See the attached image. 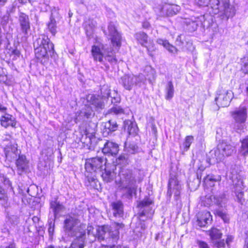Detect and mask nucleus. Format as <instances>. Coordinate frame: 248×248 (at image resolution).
Wrapping results in <instances>:
<instances>
[{
  "instance_id": "nucleus-20",
  "label": "nucleus",
  "mask_w": 248,
  "mask_h": 248,
  "mask_svg": "<svg viewBox=\"0 0 248 248\" xmlns=\"http://www.w3.org/2000/svg\"><path fill=\"white\" fill-rule=\"evenodd\" d=\"M49 46L35 49L34 52L36 58L38 60L47 58L49 54H53L54 52V46Z\"/></svg>"
},
{
  "instance_id": "nucleus-40",
  "label": "nucleus",
  "mask_w": 248,
  "mask_h": 248,
  "mask_svg": "<svg viewBox=\"0 0 248 248\" xmlns=\"http://www.w3.org/2000/svg\"><path fill=\"white\" fill-rule=\"evenodd\" d=\"M240 152L243 155H246L248 154V138L241 141V147Z\"/></svg>"
},
{
  "instance_id": "nucleus-55",
  "label": "nucleus",
  "mask_w": 248,
  "mask_h": 248,
  "mask_svg": "<svg viewBox=\"0 0 248 248\" xmlns=\"http://www.w3.org/2000/svg\"><path fill=\"white\" fill-rule=\"evenodd\" d=\"M7 108L0 103V116L7 113Z\"/></svg>"
},
{
  "instance_id": "nucleus-39",
  "label": "nucleus",
  "mask_w": 248,
  "mask_h": 248,
  "mask_svg": "<svg viewBox=\"0 0 248 248\" xmlns=\"http://www.w3.org/2000/svg\"><path fill=\"white\" fill-rule=\"evenodd\" d=\"M193 140L194 137L192 136H187L186 137L183 143V147L184 151H186L189 149Z\"/></svg>"
},
{
  "instance_id": "nucleus-59",
  "label": "nucleus",
  "mask_w": 248,
  "mask_h": 248,
  "mask_svg": "<svg viewBox=\"0 0 248 248\" xmlns=\"http://www.w3.org/2000/svg\"><path fill=\"white\" fill-rule=\"evenodd\" d=\"M176 42L178 43V45H182L183 44V42L181 39V35H178L176 38Z\"/></svg>"
},
{
  "instance_id": "nucleus-42",
  "label": "nucleus",
  "mask_w": 248,
  "mask_h": 248,
  "mask_svg": "<svg viewBox=\"0 0 248 248\" xmlns=\"http://www.w3.org/2000/svg\"><path fill=\"white\" fill-rule=\"evenodd\" d=\"M104 58L105 60L108 61L111 63L116 62L117 61L116 58L115 56H114L113 53L111 50L109 51L108 50Z\"/></svg>"
},
{
  "instance_id": "nucleus-26",
  "label": "nucleus",
  "mask_w": 248,
  "mask_h": 248,
  "mask_svg": "<svg viewBox=\"0 0 248 248\" xmlns=\"http://www.w3.org/2000/svg\"><path fill=\"white\" fill-rule=\"evenodd\" d=\"M156 43L159 45L163 46L170 53L175 54L178 52V49L174 46L170 44L167 40L158 39L156 40Z\"/></svg>"
},
{
  "instance_id": "nucleus-61",
  "label": "nucleus",
  "mask_w": 248,
  "mask_h": 248,
  "mask_svg": "<svg viewBox=\"0 0 248 248\" xmlns=\"http://www.w3.org/2000/svg\"><path fill=\"white\" fill-rule=\"evenodd\" d=\"M0 248H16V246L14 243H12L6 247H1Z\"/></svg>"
},
{
  "instance_id": "nucleus-9",
  "label": "nucleus",
  "mask_w": 248,
  "mask_h": 248,
  "mask_svg": "<svg viewBox=\"0 0 248 248\" xmlns=\"http://www.w3.org/2000/svg\"><path fill=\"white\" fill-rule=\"evenodd\" d=\"M209 235L212 243L217 248L223 247L225 245L223 240H221L222 233L215 228H213L209 231Z\"/></svg>"
},
{
  "instance_id": "nucleus-33",
  "label": "nucleus",
  "mask_w": 248,
  "mask_h": 248,
  "mask_svg": "<svg viewBox=\"0 0 248 248\" xmlns=\"http://www.w3.org/2000/svg\"><path fill=\"white\" fill-rule=\"evenodd\" d=\"M47 29L52 35L54 36L57 32V25L55 18L50 17V20L47 24Z\"/></svg>"
},
{
  "instance_id": "nucleus-57",
  "label": "nucleus",
  "mask_w": 248,
  "mask_h": 248,
  "mask_svg": "<svg viewBox=\"0 0 248 248\" xmlns=\"http://www.w3.org/2000/svg\"><path fill=\"white\" fill-rule=\"evenodd\" d=\"M103 89H101V92L103 93V96L104 97H108L110 94V90L107 89L106 92L103 91Z\"/></svg>"
},
{
  "instance_id": "nucleus-2",
  "label": "nucleus",
  "mask_w": 248,
  "mask_h": 248,
  "mask_svg": "<svg viewBox=\"0 0 248 248\" xmlns=\"http://www.w3.org/2000/svg\"><path fill=\"white\" fill-rule=\"evenodd\" d=\"M106 163V159L101 157H93L86 160L85 164V176L89 183H95L96 173L105 169Z\"/></svg>"
},
{
  "instance_id": "nucleus-28",
  "label": "nucleus",
  "mask_w": 248,
  "mask_h": 248,
  "mask_svg": "<svg viewBox=\"0 0 248 248\" xmlns=\"http://www.w3.org/2000/svg\"><path fill=\"white\" fill-rule=\"evenodd\" d=\"M50 207L52 209L54 216L56 217L58 214L63 211L64 209V206L56 200L52 201L50 202Z\"/></svg>"
},
{
  "instance_id": "nucleus-8",
  "label": "nucleus",
  "mask_w": 248,
  "mask_h": 248,
  "mask_svg": "<svg viewBox=\"0 0 248 248\" xmlns=\"http://www.w3.org/2000/svg\"><path fill=\"white\" fill-rule=\"evenodd\" d=\"M108 49L104 45L99 44L93 46L92 48L91 52L94 61L103 62V59Z\"/></svg>"
},
{
  "instance_id": "nucleus-22",
  "label": "nucleus",
  "mask_w": 248,
  "mask_h": 248,
  "mask_svg": "<svg viewBox=\"0 0 248 248\" xmlns=\"http://www.w3.org/2000/svg\"><path fill=\"white\" fill-rule=\"evenodd\" d=\"M219 13L221 15H224L227 18L232 17L235 15L234 8L230 6L227 1L222 2V5L219 9Z\"/></svg>"
},
{
  "instance_id": "nucleus-38",
  "label": "nucleus",
  "mask_w": 248,
  "mask_h": 248,
  "mask_svg": "<svg viewBox=\"0 0 248 248\" xmlns=\"http://www.w3.org/2000/svg\"><path fill=\"white\" fill-rule=\"evenodd\" d=\"M104 170L105 171L102 172L101 174L103 180L106 183L111 182L113 179V173L110 170H107L106 169Z\"/></svg>"
},
{
  "instance_id": "nucleus-47",
  "label": "nucleus",
  "mask_w": 248,
  "mask_h": 248,
  "mask_svg": "<svg viewBox=\"0 0 248 248\" xmlns=\"http://www.w3.org/2000/svg\"><path fill=\"white\" fill-rule=\"evenodd\" d=\"M0 200L6 202H7L8 201V197L5 190L1 187H0Z\"/></svg>"
},
{
  "instance_id": "nucleus-21",
  "label": "nucleus",
  "mask_w": 248,
  "mask_h": 248,
  "mask_svg": "<svg viewBox=\"0 0 248 248\" xmlns=\"http://www.w3.org/2000/svg\"><path fill=\"white\" fill-rule=\"evenodd\" d=\"M4 151L6 159L12 161L17 157L18 154L17 144H14L10 146H7Z\"/></svg>"
},
{
  "instance_id": "nucleus-43",
  "label": "nucleus",
  "mask_w": 248,
  "mask_h": 248,
  "mask_svg": "<svg viewBox=\"0 0 248 248\" xmlns=\"http://www.w3.org/2000/svg\"><path fill=\"white\" fill-rule=\"evenodd\" d=\"M145 70L148 72V74L146 75V78L150 80L152 78H154L155 72L153 69H152L150 66H148L146 67Z\"/></svg>"
},
{
  "instance_id": "nucleus-13",
  "label": "nucleus",
  "mask_w": 248,
  "mask_h": 248,
  "mask_svg": "<svg viewBox=\"0 0 248 248\" xmlns=\"http://www.w3.org/2000/svg\"><path fill=\"white\" fill-rule=\"evenodd\" d=\"M18 21L22 33L25 36L27 35L31 28L28 16L23 13H20Z\"/></svg>"
},
{
  "instance_id": "nucleus-34",
  "label": "nucleus",
  "mask_w": 248,
  "mask_h": 248,
  "mask_svg": "<svg viewBox=\"0 0 248 248\" xmlns=\"http://www.w3.org/2000/svg\"><path fill=\"white\" fill-rule=\"evenodd\" d=\"M109 235L111 236V238H107L108 239V242L110 243V244H112V246H111V245L109 246L110 248H118L117 247L114 246V243L116 242L119 238L118 231L115 230L114 232H109Z\"/></svg>"
},
{
  "instance_id": "nucleus-45",
  "label": "nucleus",
  "mask_w": 248,
  "mask_h": 248,
  "mask_svg": "<svg viewBox=\"0 0 248 248\" xmlns=\"http://www.w3.org/2000/svg\"><path fill=\"white\" fill-rule=\"evenodd\" d=\"M152 203V200L149 198H146L140 202L138 206L140 207H144L150 205Z\"/></svg>"
},
{
  "instance_id": "nucleus-1",
  "label": "nucleus",
  "mask_w": 248,
  "mask_h": 248,
  "mask_svg": "<svg viewBox=\"0 0 248 248\" xmlns=\"http://www.w3.org/2000/svg\"><path fill=\"white\" fill-rule=\"evenodd\" d=\"M114 163L116 166H119L121 168L119 176L120 178L121 186L123 187L129 188L135 183L132 171L129 169L123 168L130 163L129 155L127 153H122L116 158Z\"/></svg>"
},
{
  "instance_id": "nucleus-10",
  "label": "nucleus",
  "mask_w": 248,
  "mask_h": 248,
  "mask_svg": "<svg viewBox=\"0 0 248 248\" xmlns=\"http://www.w3.org/2000/svg\"><path fill=\"white\" fill-rule=\"evenodd\" d=\"M181 10L179 6L175 4L165 3L160 8L161 12L163 16H172L178 13Z\"/></svg>"
},
{
  "instance_id": "nucleus-36",
  "label": "nucleus",
  "mask_w": 248,
  "mask_h": 248,
  "mask_svg": "<svg viewBox=\"0 0 248 248\" xmlns=\"http://www.w3.org/2000/svg\"><path fill=\"white\" fill-rule=\"evenodd\" d=\"M211 199H214L213 202L218 205L222 206V204L225 203L226 201V199L225 197V195L224 194H221L220 196H218L217 195L211 196Z\"/></svg>"
},
{
  "instance_id": "nucleus-27",
  "label": "nucleus",
  "mask_w": 248,
  "mask_h": 248,
  "mask_svg": "<svg viewBox=\"0 0 248 248\" xmlns=\"http://www.w3.org/2000/svg\"><path fill=\"white\" fill-rule=\"evenodd\" d=\"M235 187V193L238 202L242 203L244 201L243 198V192L242 190L243 189V185L242 181H238L237 184L234 185Z\"/></svg>"
},
{
  "instance_id": "nucleus-7",
  "label": "nucleus",
  "mask_w": 248,
  "mask_h": 248,
  "mask_svg": "<svg viewBox=\"0 0 248 248\" xmlns=\"http://www.w3.org/2000/svg\"><path fill=\"white\" fill-rule=\"evenodd\" d=\"M108 32L104 31L106 35L110 36L111 43L113 46L120 47L121 46V36L117 31L115 25L112 22H110L108 25Z\"/></svg>"
},
{
  "instance_id": "nucleus-6",
  "label": "nucleus",
  "mask_w": 248,
  "mask_h": 248,
  "mask_svg": "<svg viewBox=\"0 0 248 248\" xmlns=\"http://www.w3.org/2000/svg\"><path fill=\"white\" fill-rule=\"evenodd\" d=\"M181 189L182 186L177 178L176 176L171 177L169 182L167 194L170 197L173 193L175 200H177L179 198Z\"/></svg>"
},
{
  "instance_id": "nucleus-18",
  "label": "nucleus",
  "mask_w": 248,
  "mask_h": 248,
  "mask_svg": "<svg viewBox=\"0 0 248 248\" xmlns=\"http://www.w3.org/2000/svg\"><path fill=\"white\" fill-rule=\"evenodd\" d=\"M28 161L24 155H19L16 161V166L17 169V172L21 175L23 172H26L29 168Z\"/></svg>"
},
{
  "instance_id": "nucleus-64",
  "label": "nucleus",
  "mask_w": 248,
  "mask_h": 248,
  "mask_svg": "<svg viewBox=\"0 0 248 248\" xmlns=\"http://www.w3.org/2000/svg\"><path fill=\"white\" fill-rule=\"evenodd\" d=\"M53 231H54V228H53L50 227L48 229V232H49V233H50L51 232H53Z\"/></svg>"
},
{
  "instance_id": "nucleus-51",
  "label": "nucleus",
  "mask_w": 248,
  "mask_h": 248,
  "mask_svg": "<svg viewBox=\"0 0 248 248\" xmlns=\"http://www.w3.org/2000/svg\"><path fill=\"white\" fill-rule=\"evenodd\" d=\"M44 0H30V2L35 7H39V5L43 3Z\"/></svg>"
},
{
  "instance_id": "nucleus-19",
  "label": "nucleus",
  "mask_w": 248,
  "mask_h": 248,
  "mask_svg": "<svg viewBox=\"0 0 248 248\" xmlns=\"http://www.w3.org/2000/svg\"><path fill=\"white\" fill-rule=\"evenodd\" d=\"M108 231V227L101 226L98 227L95 230V233H93V239H91V240L93 241L95 240L96 238H97L99 241L104 240L106 235L107 234V232ZM113 231H110V232H113ZM109 232H108V234L109 236V238H111V236L109 235ZM107 240L108 241V239L107 238Z\"/></svg>"
},
{
  "instance_id": "nucleus-3",
  "label": "nucleus",
  "mask_w": 248,
  "mask_h": 248,
  "mask_svg": "<svg viewBox=\"0 0 248 248\" xmlns=\"http://www.w3.org/2000/svg\"><path fill=\"white\" fill-rule=\"evenodd\" d=\"M230 114L235 123V129L237 131L243 130L246 127V123L248 118V108L241 105L231 111Z\"/></svg>"
},
{
  "instance_id": "nucleus-52",
  "label": "nucleus",
  "mask_w": 248,
  "mask_h": 248,
  "mask_svg": "<svg viewBox=\"0 0 248 248\" xmlns=\"http://www.w3.org/2000/svg\"><path fill=\"white\" fill-rule=\"evenodd\" d=\"M148 53L151 56H153V52L155 51L156 48L154 45L148 46H146Z\"/></svg>"
},
{
  "instance_id": "nucleus-58",
  "label": "nucleus",
  "mask_w": 248,
  "mask_h": 248,
  "mask_svg": "<svg viewBox=\"0 0 248 248\" xmlns=\"http://www.w3.org/2000/svg\"><path fill=\"white\" fill-rule=\"evenodd\" d=\"M142 27L144 29H148L150 27V24L148 21H144L142 23Z\"/></svg>"
},
{
  "instance_id": "nucleus-12",
  "label": "nucleus",
  "mask_w": 248,
  "mask_h": 248,
  "mask_svg": "<svg viewBox=\"0 0 248 248\" xmlns=\"http://www.w3.org/2000/svg\"><path fill=\"white\" fill-rule=\"evenodd\" d=\"M119 151L118 144L111 141L107 140L102 148V152L108 155H115Z\"/></svg>"
},
{
  "instance_id": "nucleus-23",
  "label": "nucleus",
  "mask_w": 248,
  "mask_h": 248,
  "mask_svg": "<svg viewBox=\"0 0 248 248\" xmlns=\"http://www.w3.org/2000/svg\"><path fill=\"white\" fill-rule=\"evenodd\" d=\"M137 78L135 76L124 75L122 78V84L124 88L130 90L136 83Z\"/></svg>"
},
{
  "instance_id": "nucleus-16",
  "label": "nucleus",
  "mask_w": 248,
  "mask_h": 248,
  "mask_svg": "<svg viewBox=\"0 0 248 248\" xmlns=\"http://www.w3.org/2000/svg\"><path fill=\"white\" fill-rule=\"evenodd\" d=\"M197 218L198 225L200 227H205L207 224L211 223L212 220L211 214L207 211L199 213Z\"/></svg>"
},
{
  "instance_id": "nucleus-46",
  "label": "nucleus",
  "mask_w": 248,
  "mask_h": 248,
  "mask_svg": "<svg viewBox=\"0 0 248 248\" xmlns=\"http://www.w3.org/2000/svg\"><path fill=\"white\" fill-rule=\"evenodd\" d=\"M111 112L115 114H122L124 112V109L120 106H115L111 109Z\"/></svg>"
},
{
  "instance_id": "nucleus-35",
  "label": "nucleus",
  "mask_w": 248,
  "mask_h": 248,
  "mask_svg": "<svg viewBox=\"0 0 248 248\" xmlns=\"http://www.w3.org/2000/svg\"><path fill=\"white\" fill-rule=\"evenodd\" d=\"M209 4L213 9L214 14H219V9L221 5H220L219 0H209Z\"/></svg>"
},
{
  "instance_id": "nucleus-30",
  "label": "nucleus",
  "mask_w": 248,
  "mask_h": 248,
  "mask_svg": "<svg viewBox=\"0 0 248 248\" xmlns=\"http://www.w3.org/2000/svg\"><path fill=\"white\" fill-rule=\"evenodd\" d=\"M96 22L92 20H88L85 22L84 28L87 35L90 36L92 34L96 27Z\"/></svg>"
},
{
  "instance_id": "nucleus-37",
  "label": "nucleus",
  "mask_w": 248,
  "mask_h": 248,
  "mask_svg": "<svg viewBox=\"0 0 248 248\" xmlns=\"http://www.w3.org/2000/svg\"><path fill=\"white\" fill-rule=\"evenodd\" d=\"M87 100L97 108H101L103 106L102 102L94 95H88Z\"/></svg>"
},
{
  "instance_id": "nucleus-63",
  "label": "nucleus",
  "mask_w": 248,
  "mask_h": 248,
  "mask_svg": "<svg viewBox=\"0 0 248 248\" xmlns=\"http://www.w3.org/2000/svg\"><path fill=\"white\" fill-rule=\"evenodd\" d=\"M232 238L231 237H230L227 238L226 242L227 244H229L230 242H232Z\"/></svg>"
},
{
  "instance_id": "nucleus-15",
  "label": "nucleus",
  "mask_w": 248,
  "mask_h": 248,
  "mask_svg": "<svg viewBox=\"0 0 248 248\" xmlns=\"http://www.w3.org/2000/svg\"><path fill=\"white\" fill-rule=\"evenodd\" d=\"M49 46H54V45L49 38L45 35L40 36L33 43L34 50L39 48L49 47Z\"/></svg>"
},
{
  "instance_id": "nucleus-62",
  "label": "nucleus",
  "mask_w": 248,
  "mask_h": 248,
  "mask_svg": "<svg viewBox=\"0 0 248 248\" xmlns=\"http://www.w3.org/2000/svg\"><path fill=\"white\" fill-rule=\"evenodd\" d=\"M4 183L5 185H8L9 186H11V183L8 179H5L4 180Z\"/></svg>"
},
{
  "instance_id": "nucleus-44",
  "label": "nucleus",
  "mask_w": 248,
  "mask_h": 248,
  "mask_svg": "<svg viewBox=\"0 0 248 248\" xmlns=\"http://www.w3.org/2000/svg\"><path fill=\"white\" fill-rule=\"evenodd\" d=\"M94 133V130L93 129H90L86 127L84 134L86 135L87 138H89L90 141H91L93 139H95Z\"/></svg>"
},
{
  "instance_id": "nucleus-17",
  "label": "nucleus",
  "mask_w": 248,
  "mask_h": 248,
  "mask_svg": "<svg viewBox=\"0 0 248 248\" xmlns=\"http://www.w3.org/2000/svg\"><path fill=\"white\" fill-rule=\"evenodd\" d=\"M232 94L231 91H227L224 93L219 94L216 97L215 100L221 107H227L229 105L232 100Z\"/></svg>"
},
{
  "instance_id": "nucleus-5",
  "label": "nucleus",
  "mask_w": 248,
  "mask_h": 248,
  "mask_svg": "<svg viewBox=\"0 0 248 248\" xmlns=\"http://www.w3.org/2000/svg\"><path fill=\"white\" fill-rule=\"evenodd\" d=\"M79 220L76 217L68 216H67L64 221V228L67 231L71 232V235L76 233L79 234V232L82 231V229L80 228L81 226H84L86 228L85 225L79 224Z\"/></svg>"
},
{
  "instance_id": "nucleus-48",
  "label": "nucleus",
  "mask_w": 248,
  "mask_h": 248,
  "mask_svg": "<svg viewBox=\"0 0 248 248\" xmlns=\"http://www.w3.org/2000/svg\"><path fill=\"white\" fill-rule=\"evenodd\" d=\"M195 3L200 6H208L209 0H195Z\"/></svg>"
},
{
  "instance_id": "nucleus-54",
  "label": "nucleus",
  "mask_w": 248,
  "mask_h": 248,
  "mask_svg": "<svg viewBox=\"0 0 248 248\" xmlns=\"http://www.w3.org/2000/svg\"><path fill=\"white\" fill-rule=\"evenodd\" d=\"M197 244L200 248H209L208 244L204 241H198Z\"/></svg>"
},
{
  "instance_id": "nucleus-31",
  "label": "nucleus",
  "mask_w": 248,
  "mask_h": 248,
  "mask_svg": "<svg viewBox=\"0 0 248 248\" xmlns=\"http://www.w3.org/2000/svg\"><path fill=\"white\" fill-rule=\"evenodd\" d=\"M221 180L220 176H215L213 175H207L204 178V183L206 185L212 186L214 185V183Z\"/></svg>"
},
{
  "instance_id": "nucleus-4",
  "label": "nucleus",
  "mask_w": 248,
  "mask_h": 248,
  "mask_svg": "<svg viewBox=\"0 0 248 248\" xmlns=\"http://www.w3.org/2000/svg\"><path fill=\"white\" fill-rule=\"evenodd\" d=\"M235 148L231 144L225 141H220L215 151V155L217 159L221 160L225 156L231 155L234 152Z\"/></svg>"
},
{
  "instance_id": "nucleus-29",
  "label": "nucleus",
  "mask_w": 248,
  "mask_h": 248,
  "mask_svg": "<svg viewBox=\"0 0 248 248\" xmlns=\"http://www.w3.org/2000/svg\"><path fill=\"white\" fill-rule=\"evenodd\" d=\"M174 89L172 81H169L165 87V98L167 100L171 99L174 95Z\"/></svg>"
},
{
  "instance_id": "nucleus-56",
  "label": "nucleus",
  "mask_w": 248,
  "mask_h": 248,
  "mask_svg": "<svg viewBox=\"0 0 248 248\" xmlns=\"http://www.w3.org/2000/svg\"><path fill=\"white\" fill-rule=\"evenodd\" d=\"M136 77L137 78V79L136 80V82L135 83V84H139V83L142 82L144 79L143 75L142 74L139 75L138 77Z\"/></svg>"
},
{
  "instance_id": "nucleus-49",
  "label": "nucleus",
  "mask_w": 248,
  "mask_h": 248,
  "mask_svg": "<svg viewBox=\"0 0 248 248\" xmlns=\"http://www.w3.org/2000/svg\"><path fill=\"white\" fill-rule=\"evenodd\" d=\"M59 9L57 7H53L51 10V15L50 17H53V18L59 17L60 15L59 13Z\"/></svg>"
},
{
  "instance_id": "nucleus-60",
  "label": "nucleus",
  "mask_w": 248,
  "mask_h": 248,
  "mask_svg": "<svg viewBox=\"0 0 248 248\" xmlns=\"http://www.w3.org/2000/svg\"><path fill=\"white\" fill-rule=\"evenodd\" d=\"M20 55V52L18 50H15L12 51V55H14V57L17 56L19 57Z\"/></svg>"
},
{
  "instance_id": "nucleus-25",
  "label": "nucleus",
  "mask_w": 248,
  "mask_h": 248,
  "mask_svg": "<svg viewBox=\"0 0 248 248\" xmlns=\"http://www.w3.org/2000/svg\"><path fill=\"white\" fill-rule=\"evenodd\" d=\"M113 215L115 217H122L124 214L123 205L120 201H117L111 203Z\"/></svg>"
},
{
  "instance_id": "nucleus-50",
  "label": "nucleus",
  "mask_w": 248,
  "mask_h": 248,
  "mask_svg": "<svg viewBox=\"0 0 248 248\" xmlns=\"http://www.w3.org/2000/svg\"><path fill=\"white\" fill-rule=\"evenodd\" d=\"M217 215L220 217L225 222H227L229 221V219L227 217V215L225 213H223L222 211H217Z\"/></svg>"
},
{
  "instance_id": "nucleus-14",
  "label": "nucleus",
  "mask_w": 248,
  "mask_h": 248,
  "mask_svg": "<svg viewBox=\"0 0 248 248\" xmlns=\"http://www.w3.org/2000/svg\"><path fill=\"white\" fill-rule=\"evenodd\" d=\"M0 124L4 128L9 126L16 127V122L15 118L12 115L6 113L0 116Z\"/></svg>"
},
{
  "instance_id": "nucleus-53",
  "label": "nucleus",
  "mask_w": 248,
  "mask_h": 248,
  "mask_svg": "<svg viewBox=\"0 0 248 248\" xmlns=\"http://www.w3.org/2000/svg\"><path fill=\"white\" fill-rule=\"evenodd\" d=\"M86 230L87 231L88 235L89 236L93 237V233H95V232H94V231H93V230H94L93 227L91 225L88 226L87 227Z\"/></svg>"
},
{
  "instance_id": "nucleus-24",
  "label": "nucleus",
  "mask_w": 248,
  "mask_h": 248,
  "mask_svg": "<svg viewBox=\"0 0 248 248\" xmlns=\"http://www.w3.org/2000/svg\"><path fill=\"white\" fill-rule=\"evenodd\" d=\"M124 130L130 135H136L138 131L136 124L129 120L124 121Z\"/></svg>"
},
{
  "instance_id": "nucleus-11",
  "label": "nucleus",
  "mask_w": 248,
  "mask_h": 248,
  "mask_svg": "<svg viewBox=\"0 0 248 248\" xmlns=\"http://www.w3.org/2000/svg\"><path fill=\"white\" fill-rule=\"evenodd\" d=\"M80 228L82 231L79 232V234L76 233L73 234L77 238L73 241L70 248H83L84 246V240L85 236V230L84 226H81Z\"/></svg>"
},
{
  "instance_id": "nucleus-32",
  "label": "nucleus",
  "mask_w": 248,
  "mask_h": 248,
  "mask_svg": "<svg viewBox=\"0 0 248 248\" xmlns=\"http://www.w3.org/2000/svg\"><path fill=\"white\" fill-rule=\"evenodd\" d=\"M137 40L143 46L148 42V35L143 32H139L135 34Z\"/></svg>"
},
{
  "instance_id": "nucleus-41",
  "label": "nucleus",
  "mask_w": 248,
  "mask_h": 248,
  "mask_svg": "<svg viewBox=\"0 0 248 248\" xmlns=\"http://www.w3.org/2000/svg\"><path fill=\"white\" fill-rule=\"evenodd\" d=\"M105 126L109 131H114L117 129L118 125L115 121L109 120L108 123H106Z\"/></svg>"
}]
</instances>
